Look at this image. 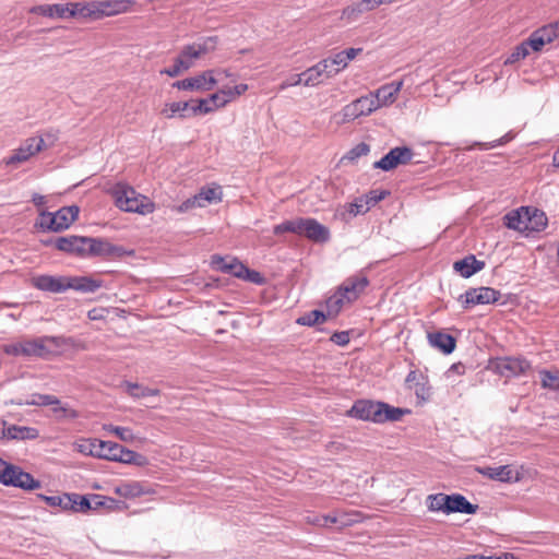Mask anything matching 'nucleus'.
<instances>
[{
  "mask_svg": "<svg viewBox=\"0 0 559 559\" xmlns=\"http://www.w3.org/2000/svg\"><path fill=\"white\" fill-rule=\"evenodd\" d=\"M408 408L392 406L388 403L370 400H358L346 412V415L364 421L383 424L386 421H399L406 414Z\"/></svg>",
  "mask_w": 559,
  "mask_h": 559,
  "instance_id": "1",
  "label": "nucleus"
},
{
  "mask_svg": "<svg viewBox=\"0 0 559 559\" xmlns=\"http://www.w3.org/2000/svg\"><path fill=\"white\" fill-rule=\"evenodd\" d=\"M60 345L59 337L45 335L34 338H22L17 342L5 344L3 345V352L15 357L45 359Z\"/></svg>",
  "mask_w": 559,
  "mask_h": 559,
  "instance_id": "2",
  "label": "nucleus"
},
{
  "mask_svg": "<svg viewBox=\"0 0 559 559\" xmlns=\"http://www.w3.org/2000/svg\"><path fill=\"white\" fill-rule=\"evenodd\" d=\"M284 233H292L297 236L306 237L316 243H325L331 238L330 229L316 218L297 217L285 221L273 227V234L278 236Z\"/></svg>",
  "mask_w": 559,
  "mask_h": 559,
  "instance_id": "3",
  "label": "nucleus"
},
{
  "mask_svg": "<svg viewBox=\"0 0 559 559\" xmlns=\"http://www.w3.org/2000/svg\"><path fill=\"white\" fill-rule=\"evenodd\" d=\"M115 204L124 212L150 214L154 211V203L145 195L135 191V189L126 183H116L111 190Z\"/></svg>",
  "mask_w": 559,
  "mask_h": 559,
  "instance_id": "4",
  "label": "nucleus"
},
{
  "mask_svg": "<svg viewBox=\"0 0 559 559\" xmlns=\"http://www.w3.org/2000/svg\"><path fill=\"white\" fill-rule=\"evenodd\" d=\"M368 285L369 280L365 275L359 274L348 277L338 287L337 292L326 300L329 314H336L345 302L356 300Z\"/></svg>",
  "mask_w": 559,
  "mask_h": 559,
  "instance_id": "5",
  "label": "nucleus"
},
{
  "mask_svg": "<svg viewBox=\"0 0 559 559\" xmlns=\"http://www.w3.org/2000/svg\"><path fill=\"white\" fill-rule=\"evenodd\" d=\"M79 213L78 205L63 206L55 213L41 211L36 226L43 230L59 233L69 228L78 218Z\"/></svg>",
  "mask_w": 559,
  "mask_h": 559,
  "instance_id": "6",
  "label": "nucleus"
},
{
  "mask_svg": "<svg viewBox=\"0 0 559 559\" xmlns=\"http://www.w3.org/2000/svg\"><path fill=\"white\" fill-rule=\"evenodd\" d=\"M374 110L377 109L373 104V96L368 94L344 106L340 112L334 115V118L337 119V124H344L361 116L370 115Z\"/></svg>",
  "mask_w": 559,
  "mask_h": 559,
  "instance_id": "7",
  "label": "nucleus"
},
{
  "mask_svg": "<svg viewBox=\"0 0 559 559\" xmlns=\"http://www.w3.org/2000/svg\"><path fill=\"white\" fill-rule=\"evenodd\" d=\"M501 297L499 290L492 287H477L469 288L464 294L460 295L457 300L462 304L464 309H469L476 305H489L497 302Z\"/></svg>",
  "mask_w": 559,
  "mask_h": 559,
  "instance_id": "8",
  "label": "nucleus"
},
{
  "mask_svg": "<svg viewBox=\"0 0 559 559\" xmlns=\"http://www.w3.org/2000/svg\"><path fill=\"white\" fill-rule=\"evenodd\" d=\"M2 485L21 488L23 490H35L41 487V483L35 479L29 473L24 472L20 466L11 464L3 472Z\"/></svg>",
  "mask_w": 559,
  "mask_h": 559,
  "instance_id": "9",
  "label": "nucleus"
},
{
  "mask_svg": "<svg viewBox=\"0 0 559 559\" xmlns=\"http://www.w3.org/2000/svg\"><path fill=\"white\" fill-rule=\"evenodd\" d=\"M493 370L502 377H518L531 369V364L525 358L502 357L492 362Z\"/></svg>",
  "mask_w": 559,
  "mask_h": 559,
  "instance_id": "10",
  "label": "nucleus"
},
{
  "mask_svg": "<svg viewBox=\"0 0 559 559\" xmlns=\"http://www.w3.org/2000/svg\"><path fill=\"white\" fill-rule=\"evenodd\" d=\"M126 250L100 238L87 237L86 257L120 258Z\"/></svg>",
  "mask_w": 559,
  "mask_h": 559,
  "instance_id": "11",
  "label": "nucleus"
},
{
  "mask_svg": "<svg viewBox=\"0 0 559 559\" xmlns=\"http://www.w3.org/2000/svg\"><path fill=\"white\" fill-rule=\"evenodd\" d=\"M47 148L43 136L28 138L13 154L7 159V164H19L26 162L31 156Z\"/></svg>",
  "mask_w": 559,
  "mask_h": 559,
  "instance_id": "12",
  "label": "nucleus"
},
{
  "mask_svg": "<svg viewBox=\"0 0 559 559\" xmlns=\"http://www.w3.org/2000/svg\"><path fill=\"white\" fill-rule=\"evenodd\" d=\"M31 284L34 288L50 293L61 294L67 292V276L40 274L31 277Z\"/></svg>",
  "mask_w": 559,
  "mask_h": 559,
  "instance_id": "13",
  "label": "nucleus"
},
{
  "mask_svg": "<svg viewBox=\"0 0 559 559\" xmlns=\"http://www.w3.org/2000/svg\"><path fill=\"white\" fill-rule=\"evenodd\" d=\"M216 83L217 81L213 76V71H204L199 75L176 81L173 87L182 91H210Z\"/></svg>",
  "mask_w": 559,
  "mask_h": 559,
  "instance_id": "14",
  "label": "nucleus"
},
{
  "mask_svg": "<svg viewBox=\"0 0 559 559\" xmlns=\"http://www.w3.org/2000/svg\"><path fill=\"white\" fill-rule=\"evenodd\" d=\"M87 237L83 236H63L55 239V247L63 252L74 254L80 258H86Z\"/></svg>",
  "mask_w": 559,
  "mask_h": 559,
  "instance_id": "15",
  "label": "nucleus"
},
{
  "mask_svg": "<svg viewBox=\"0 0 559 559\" xmlns=\"http://www.w3.org/2000/svg\"><path fill=\"white\" fill-rule=\"evenodd\" d=\"M211 266L216 271L230 274L240 280L243 277V271H246V265L237 258L222 257L218 254L212 255Z\"/></svg>",
  "mask_w": 559,
  "mask_h": 559,
  "instance_id": "16",
  "label": "nucleus"
},
{
  "mask_svg": "<svg viewBox=\"0 0 559 559\" xmlns=\"http://www.w3.org/2000/svg\"><path fill=\"white\" fill-rule=\"evenodd\" d=\"M403 81L391 82L382 85L374 92H371L369 95L373 96L376 109L393 104L396 100L399 92L403 87Z\"/></svg>",
  "mask_w": 559,
  "mask_h": 559,
  "instance_id": "17",
  "label": "nucleus"
},
{
  "mask_svg": "<svg viewBox=\"0 0 559 559\" xmlns=\"http://www.w3.org/2000/svg\"><path fill=\"white\" fill-rule=\"evenodd\" d=\"M447 500L445 514H475L478 510L477 504L471 503L463 495L460 493L447 495Z\"/></svg>",
  "mask_w": 559,
  "mask_h": 559,
  "instance_id": "18",
  "label": "nucleus"
},
{
  "mask_svg": "<svg viewBox=\"0 0 559 559\" xmlns=\"http://www.w3.org/2000/svg\"><path fill=\"white\" fill-rule=\"evenodd\" d=\"M119 444L112 441L94 439L90 443V454L99 459L115 461Z\"/></svg>",
  "mask_w": 559,
  "mask_h": 559,
  "instance_id": "19",
  "label": "nucleus"
},
{
  "mask_svg": "<svg viewBox=\"0 0 559 559\" xmlns=\"http://www.w3.org/2000/svg\"><path fill=\"white\" fill-rule=\"evenodd\" d=\"M224 95L214 93L209 98L199 99L194 102V106L191 107L192 115H206L226 105V100L223 99Z\"/></svg>",
  "mask_w": 559,
  "mask_h": 559,
  "instance_id": "20",
  "label": "nucleus"
},
{
  "mask_svg": "<svg viewBox=\"0 0 559 559\" xmlns=\"http://www.w3.org/2000/svg\"><path fill=\"white\" fill-rule=\"evenodd\" d=\"M102 286V281L88 276H67V290L74 289L81 293H94Z\"/></svg>",
  "mask_w": 559,
  "mask_h": 559,
  "instance_id": "21",
  "label": "nucleus"
},
{
  "mask_svg": "<svg viewBox=\"0 0 559 559\" xmlns=\"http://www.w3.org/2000/svg\"><path fill=\"white\" fill-rule=\"evenodd\" d=\"M485 267V262L477 260L474 254H469L462 260L454 262L453 269L464 278L473 276Z\"/></svg>",
  "mask_w": 559,
  "mask_h": 559,
  "instance_id": "22",
  "label": "nucleus"
},
{
  "mask_svg": "<svg viewBox=\"0 0 559 559\" xmlns=\"http://www.w3.org/2000/svg\"><path fill=\"white\" fill-rule=\"evenodd\" d=\"M429 344L441 350L443 354H451L455 349L456 341L455 338L443 332H432L428 333Z\"/></svg>",
  "mask_w": 559,
  "mask_h": 559,
  "instance_id": "23",
  "label": "nucleus"
},
{
  "mask_svg": "<svg viewBox=\"0 0 559 559\" xmlns=\"http://www.w3.org/2000/svg\"><path fill=\"white\" fill-rule=\"evenodd\" d=\"M67 17H93L97 19L95 1L67 3Z\"/></svg>",
  "mask_w": 559,
  "mask_h": 559,
  "instance_id": "24",
  "label": "nucleus"
},
{
  "mask_svg": "<svg viewBox=\"0 0 559 559\" xmlns=\"http://www.w3.org/2000/svg\"><path fill=\"white\" fill-rule=\"evenodd\" d=\"M526 207H521L519 210H513L507 213L503 217L504 225L514 230H519L522 233H526Z\"/></svg>",
  "mask_w": 559,
  "mask_h": 559,
  "instance_id": "25",
  "label": "nucleus"
},
{
  "mask_svg": "<svg viewBox=\"0 0 559 559\" xmlns=\"http://www.w3.org/2000/svg\"><path fill=\"white\" fill-rule=\"evenodd\" d=\"M476 471L483 476L499 481H511L513 479V472L508 465L498 467H476Z\"/></svg>",
  "mask_w": 559,
  "mask_h": 559,
  "instance_id": "26",
  "label": "nucleus"
},
{
  "mask_svg": "<svg viewBox=\"0 0 559 559\" xmlns=\"http://www.w3.org/2000/svg\"><path fill=\"white\" fill-rule=\"evenodd\" d=\"M39 431L34 427L10 425L7 427V439L10 440H35Z\"/></svg>",
  "mask_w": 559,
  "mask_h": 559,
  "instance_id": "27",
  "label": "nucleus"
},
{
  "mask_svg": "<svg viewBox=\"0 0 559 559\" xmlns=\"http://www.w3.org/2000/svg\"><path fill=\"white\" fill-rule=\"evenodd\" d=\"M194 104L195 103L190 102H175L166 104L165 108L162 110V114L168 119H171L176 116L180 118L191 117L193 116L191 114V107H193Z\"/></svg>",
  "mask_w": 559,
  "mask_h": 559,
  "instance_id": "28",
  "label": "nucleus"
},
{
  "mask_svg": "<svg viewBox=\"0 0 559 559\" xmlns=\"http://www.w3.org/2000/svg\"><path fill=\"white\" fill-rule=\"evenodd\" d=\"M526 225H527V235L533 231H542L547 226V217L544 212L534 209L531 211L528 207H526Z\"/></svg>",
  "mask_w": 559,
  "mask_h": 559,
  "instance_id": "29",
  "label": "nucleus"
},
{
  "mask_svg": "<svg viewBox=\"0 0 559 559\" xmlns=\"http://www.w3.org/2000/svg\"><path fill=\"white\" fill-rule=\"evenodd\" d=\"M31 12L48 17L66 19L68 5L67 3L40 4L32 8Z\"/></svg>",
  "mask_w": 559,
  "mask_h": 559,
  "instance_id": "30",
  "label": "nucleus"
},
{
  "mask_svg": "<svg viewBox=\"0 0 559 559\" xmlns=\"http://www.w3.org/2000/svg\"><path fill=\"white\" fill-rule=\"evenodd\" d=\"M96 7V15L97 19L104 15H114L118 14L126 10L127 5L124 1L118 0H104V1H95Z\"/></svg>",
  "mask_w": 559,
  "mask_h": 559,
  "instance_id": "31",
  "label": "nucleus"
},
{
  "mask_svg": "<svg viewBox=\"0 0 559 559\" xmlns=\"http://www.w3.org/2000/svg\"><path fill=\"white\" fill-rule=\"evenodd\" d=\"M117 457L115 462L126 463V464H134L138 466H141L145 463L146 459L140 453H136L132 450L126 449L124 447L120 445L117 450Z\"/></svg>",
  "mask_w": 559,
  "mask_h": 559,
  "instance_id": "32",
  "label": "nucleus"
},
{
  "mask_svg": "<svg viewBox=\"0 0 559 559\" xmlns=\"http://www.w3.org/2000/svg\"><path fill=\"white\" fill-rule=\"evenodd\" d=\"M16 404L20 406H50V404H59V399L51 394L33 393L29 399Z\"/></svg>",
  "mask_w": 559,
  "mask_h": 559,
  "instance_id": "33",
  "label": "nucleus"
},
{
  "mask_svg": "<svg viewBox=\"0 0 559 559\" xmlns=\"http://www.w3.org/2000/svg\"><path fill=\"white\" fill-rule=\"evenodd\" d=\"M127 393L133 399H142L147 396H156L159 390L147 386H142L138 383L124 382Z\"/></svg>",
  "mask_w": 559,
  "mask_h": 559,
  "instance_id": "34",
  "label": "nucleus"
},
{
  "mask_svg": "<svg viewBox=\"0 0 559 559\" xmlns=\"http://www.w3.org/2000/svg\"><path fill=\"white\" fill-rule=\"evenodd\" d=\"M116 493L126 499L136 498L145 493L142 485L138 481L122 484L116 488Z\"/></svg>",
  "mask_w": 559,
  "mask_h": 559,
  "instance_id": "35",
  "label": "nucleus"
},
{
  "mask_svg": "<svg viewBox=\"0 0 559 559\" xmlns=\"http://www.w3.org/2000/svg\"><path fill=\"white\" fill-rule=\"evenodd\" d=\"M539 377L544 389L559 392V370L543 369L539 371Z\"/></svg>",
  "mask_w": 559,
  "mask_h": 559,
  "instance_id": "36",
  "label": "nucleus"
},
{
  "mask_svg": "<svg viewBox=\"0 0 559 559\" xmlns=\"http://www.w3.org/2000/svg\"><path fill=\"white\" fill-rule=\"evenodd\" d=\"M51 412L57 420L63 419H76L80 414L74 408L70 407L68 404H63L59 400V404H50Z\"/></svg>",
  "mask_w": 559,
  "mask_h": 559,
  "instance_id": "37",
  "label": "nucleus"
},
{
  "mask_svg": "<svg viewBox=\"0 0 559 559\" xmlns=\"http://www.w3.org/2000/svg\"><path fill=\"white\" fill-rule=\"evenodd\" d=\"M325 64H319V62L306 71L302 72L305 78V86H314L321 82V78L325 75L322 71Z\"/></svg>",
  "mask_w": 559,
  "mask_h": 559,
  "instance_id": "38",
  "label": "nucleus"
},
{
  "mask_svg": "<svg viewBox=\"0 0 559 559\" xmlns=\"http://www.w3.org/2000/svg\"><path fill=\"white\" fill-rule=\"evenodd\" d=\"M326 320V314L320 310H312L300 316L296 323L299 325L313 326L319 323H323Z\"/></svg>",
  "mask_w": 559,
  "mask_h": 559,
  "instance_id": "39",
  "label": "nucleus"
},
{
  "mask_svg": "<svg viewBox=\"0 0 559 559\" xmlns=\"http://www.w3.org/2000/svg\"><path fill=\"white\" fill-rule=\"evenodd\" d=\"M447 495L439 492L429 495L426 499V506L427 509L430 512H443L445 513V507H447Z\"/></svg>",
  "mask_w": 559,
  "mask_h": 559,
  "instance_id": "40",
  "label": "nucleus"
},
{
  "mask_svg": "<svg viewBox=\"0 0 559 559\" xmlns=\"http://www.w3.org/2000/svg\"><path fill=\"white\" fill-rule=\"evenodd\" d=\"M400 164L394 148H391L380 160L373 164V168H379L383 171H390L396 168Z\"/></svg>",
  "mask_w": 559,
  "mask_h": 559,
  "instance_id": "41",
  "label": "nucleus"
},
{
  "mask_svg": "<svg viewBox=\"0 0 559 559\" xmlns=\"http://www.w3.org/2000/svg\"><path fill=\"white\" fill-rule=\"evenodd\" d=\"M192 67V62L190 60H183V58L177 57L175 63L160 71L162 74H166L170 78L178 76L182 71H186Z\"/></svg>",
  "mask_w": 559,
  "mask_h": 559,
  "instance_id": "42",
  "label": "nucleus"
},
{
  "mask_svg": "<svg viewBox=\"0 0 559 559\" xmlns=\"http://www.w3.org/2000/svg\"><path fill=\"white\" fill-rule=\"evenodd\" d=\"M103 428L107 432L116 435L121 441L132 442L135 439L132 430L128 427H120V426L107 424V425H104Z\"/></svg>",
  "mask_w": 559,
  "mask_h": 559,
  "instance_id": "43",
  "label": "nucleus"
},
{
  "mask_svg": "<svg viewBox=\"0 0 559 559\" xmlns=\"http://www.w3.org/2000/svg\"><path fill=\"white\" fill-rule=\"evenodd\" d=\"M195 198L198 199L199 207H204L209 203L219 200L217 189L215 188H203L195 194Z\"/></svg>",
  "mask_w": 559,
  "mask_h": 559,
  "instance_id": "44",
  "label": "nucleus"
},
{
  "mask_svg": "<svg viewBox=\"0 0 559 559\" xmlns=\"http://www.w3.org/2000/svg\"><path fill=\"white\" fill-rule=\"evenodd\" d=\"M547 44L552 43L559 37V21L545 25L536 29Z\"/></svg>",
  "mask_w": 559,
  "mask_h": 559,
  "instance_id": "45",
  "label": "nucleus"
},
{
  "mask_svg": "<svg viewBox=\"0 0 559 559\" xmlns=\"http://www.w3.org/2000/svg\"><path fill=\"white\" fill-rule=\"evenodd\" d=\"M413 389L419 401L427 402L431 396V386L429 385L427 377L424 380L416 382V385L413 386Z\"/></svg>",
  "mask_w": 559,
  "mask_h": 559,
  "instance_id": "46",
  "label": "nucleus"
},
{
  "mask_svg": "<svg viewBox=\"0 0 559 559\" xmlns=\"http://www.w3.org/2000/svg\"><path fill=\"white\" fill-rule=\"evenodd\" d=\"M528 53L530 50L527 48V45L523 41L512 50V52L506 59L504 64H513L524 59L526 56H528Z\"/></svg>",
  "mask_w": 559,
  "mask_h": 559,
  "instance_id": "47",
  "label": "nucleus"
},
{
  "mask_svg": "<svg viewBox=\"0 0 559 559\" xmlns=\"http://www.w3.org/2000/svg\"><path fill=\"white\" fill-rule=\"evenodd\" d=\"M369 152H370V146L367 143L361 142V143L357 144L356 146H354L353 148H350L346 153V155L343 157V159L354 162L361 156H366Z\"/></svg>",
  "mask_w": 559,
  "mask_h": 559,
  "instance_id": "48",
  "label": "nucleus"
},
{
  "mask_svg": "<svg viewBox=\"0 0 559 559\" xmlns=\"http://www.w3.org/2000/svg\"><path fill=\"white\" fill-rule=\"evenodd\" d=\"M389 194L385 190H371L367 194L362 195V200L366 205L369 206V210L373 207L378 202L383 200Z\"/></svg>",
  "mask_w": 559,
  "mask_h": 559,
  "instance_id": "49",
  "label": "nucleus"
},
{
  "mask_svg": "<svg viewBox=\"0 0 559 559\" xmlns=\"http://www.w3.org/2000/svg\"><path fill=\"white\" fill-rule=\"evenodd\" d=\"M193 44L195 45L199 53L202 57V56L215 50L216 45H217V37L210 36L199 43H193Z\"/></svg>",
  "mask_w": 559,
  "mask_h": 559,
  "instance_id": "50",
  "label": "nucleus"
},
{
  "mask_svg": "<svg viewBox=\"0 0 559 559\" xmlns=\"http://www.w3.org/2000/svg\"><path fill=\"white\" fill-rule=\"evenodd\" d=\"M514 133L512 131L506 133L503 136L493 140L491 142H485V143H475V145L479 146L481 150H490L498 146H502L514 139Z\"/></svg>",
  "mask_w": 559,
  "mask_h": 559,
  "instance_id": "51",
  "label": "nucleus"
},
{
  "mask_svg": "<svg viewBox=\"0 0 559 559\" xmlns=\"http://www.w3.org/2000/svg\"><path fill=\"white\" fill-rule=\"evenodd\" d=\"M346 211L352 216L365 214L369 211V206L365 204L362 198H357L354 202L346 205Z\"/></svg>",
  "mask_w": 559,
  "mask_h": 559,
  "instance_id": "52",
  "label": "nucleus"
},
{
  "mask_svg": "<svg viewBox=\"0 0 559 559\" xmlns=\"http://www.w3.org/2000/svg\"><path fill=\"white\" fill-rule=\"evenodd\" d=\"M524 43L527 45L528 50L532 49L534 51H540L547 44L537 31H534Z\"/></svg>",
  "mask_w": 559,
  "mask_h": 559,
  "instance_id": "53",
  "label": "nucleus"
},
{
  "mask_svg": "<svg viewBox=\"0 0 559 559\" xmlns=\"http://www.w3.org/2000/svg\"><path fill=\"white\" fill-rule=\"evenodd\" d=\"M337 521L338 525L344 526H350L354 523H357L360 521V513L358 512H342L337 514Z\"/></svg>",
  "mask_w": 559,
  "mask_h": 559,
  "instance_id": "54",
  "label": "nucleus"
},
{
  "mask_svg": "<svg viewBox=\"0 0 559 559\" xmlns=\"http://www.w3.org/2000/svg\"><path fill=\"white\" fill-rule=\"evenodd\" d=\"M37 498L45 501L50 507H59L61 510L64 511L63 503L66 502V493L61 496H46L43 493H38Z\"/></svg>",
  "mask_w": 559,
  "mask_h": 559,
  "instance_id": "55",
  "label": "nucleus"
},
{
  "mask_svg": "<svg viewBox=\"0 0 559 559\" xmlns=\"http://www.w3.org/2000/svg\"><path fill=\"white\" fill-rule=\"evenodd\" d=\"M393 148L401 165H406L412 160L414 156L412 148L407 146H396Z\"/></svg>",
  "mask_w": 559,
  "mask_h": 559,
  "instance_id": "56",
  "label": "nucleus"
},
{
  "mask_svg": "<svg viewBox=\"0 0 559 559\" xmlns=\"http://www.w3.org/2000/svg\"><path fill=\"white\" fill-rule=\"evenodd\" d=\"M179 58H183V60H190L193 63L194 59H199L201 55L199 53L194 44L185 46L179 56Z\"/></svg>",
  "mask_w": 559,
  "mask_h": 559,
  "instance_id": "57",
  "label": "nucleus"
},
{
  "mask_svg": "<svg viewBox=\"0 0 559 559\" xmlns=\"http://www.w3.org/2000/svg\"><path fill=\"white\" fill-rule=\"evenodd\" d=\"M241 280L248 281V282L257 284V285H262L265 282L264 277L261 275V273L250 270L247 266H246V271H243V277Z\"/></svg>",
  "mask_w": 559,
  "mask_h": 559,
  "instance_id": "58",
  "label": "nucleus"
},
{
  "mask_svg": "<svg viewBox=\"0 0 559 559\" xmlns=\"http://www.w3.org/2000/svg\"><path fill=\"white\" fill-rule=\"evenodd\" d=\"M91 501L92 510H97L102 507H110V504L114 502V499L102 495H91Z\"/></svg>",
  "mask_w": 559,
  "mask_h": 559,
  "instance_id": "59",
  "label": "nucleus"
},
{
  "mask_svg": "<svg viewBox=\"0 0 559 559\" xmlns=\"http://www.w3.org/2000/svg\"><path fill=\"white\" fill-rule=\"evenodd\" d=\"M76 497H81V495L79 493H66V502L63 503L64 506V511H72V512H78L79 511V499H76Z\"/></svg>",
  "mask_w": 559,
  "mask_h": 559,
  "instance_id": "60",
  "label": "nucleus"
},
{
  "mask_svg": "<svg viewBox=\"0 0 559 559\" xmlns=\"http://www.w3.org/2000/svg\"><path fill=\"white\" fill-rule=\"evenodd\" d=\"M426 378L425 374L418 372L417 370H411L405 379V384L408 389H413L416 385V382L424 380Z\"/></svg>",
  "mask_w": 559,
  "mask_h": 559,
  "instance_id": "61",
  "label": "nucleus"
},
{
  "mask_svg": "<svg viewBox=\"0 0 559 559\" xmlns=\"http://www.w3.org/2000/svg\"><path fill=\"white\" fill-rule=\"evenodd\" d=\"M361 13H362V12H361V10H360V8H359L358 3H356V4H353V5H349V7L345 8V9L343 10V14H342V16H343V17H345V19H347V20H349V21H354V20H356V19L358 17V15H359V14H361Z\"/></svg>",
  "mask_w": 559,
  "mask_h": 559,
  "instance_id": "62",
  "label": "nucleus"
},
{
  "mask_svg": "<svg viewBox=\"0 0 559 559\" xmlns=\"http://www.w3.org/2000/svg\"><path fill=\"white\" fill-rule=\"evenodd\" d=\"M332 58L333 64L336 67V74L344 70L348 66V61L346 60L345 56L342 51L335 53Z\"/></svg>",
  "mask_w": 559,
  "mask_h": 559,
  "instance_id": "63",
  "label": "nucleus"
},
{
  "mask_svg": "<svg viewBox=\"0 0 559 559\" xmlns=\"http://www.w3.org/2000/svg\"><path fill=\"white\" fill-rule=\"evenodd\" d=\"M331 341L340 346H345L349 343V333L347 331L335 332L331 336Z\"/></svg>",
  "mask_w": 559,
  "mask_h": 559,
  "instance_id": "64",
  "label": "nucleus"
}]
</instances>
